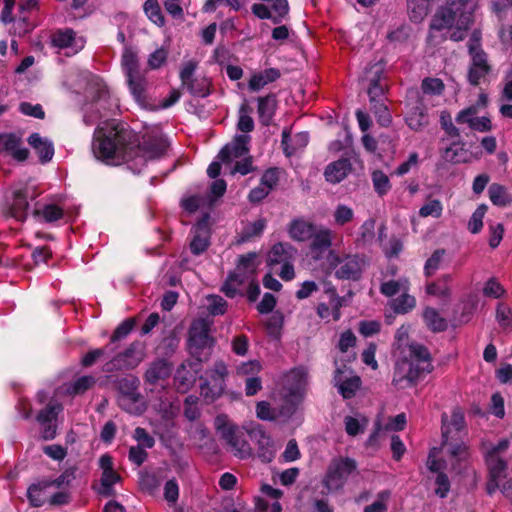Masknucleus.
Masks as SVG:
<instances>
[{"mask_svg":"<svg viewBox=\"0 0 512 512\" xmlns=\"http://www.w3.org/2000/svg\"><path fill=\"white\" fill-rule=\"evenodd\" d=\"M329 265L335 270V276L343 280H356L360 277L363 261L358 255H339L331 250L328 254Z\"/></svg>","mask_w":512,"mask_h":512,"instance_id":"nucleus-13","label":"nucleus"},{"mask_svg":"<svg viewBox=\"0 0 512 512\" xmlns=\"http://www.w3.org/2000/svg\"><path fill=\"white\" fill-rule=\"evenodd\" d=\"M38 194L35 184L30 181L14 184L5 200L7 214L18 221H24L28 215L29 200H34Z\"/></svg>","mask_w":512,"mask_h":512,"instance_id":"nucleus-8","label":"nucleus"},{"mask_svg":"<svg viewBox=\"0 0 512 512\" xmlns=\"http://www.w3.org/2000/svg\"><path fill=\"white\" fill-rule=\"evenodd\" d=\"M409 288V280L406 277H401L398 280L383 282L380 286V292L386 297H392L399 292H408Z\"/></svg>","mask_w":512,"mask_h":512,"instance_id":"nucleus-40","label":"nucleus"},{"mask_svg":"<svg viewBox=\"0 0 512 512\" xmlns=\"http://www.w3.org/2000/svg\"><path fill=\"white\" fill-rule=\"evenodd\" d=\"M432 368L428 350L420 344H412L409 346V358L396 363L393 383L405 388L412 385L421 375L431 372Z\"/></svg>","mask_w":512,"mask_h":512,"instance_id":"nucleus-4","label":"nucleus"},{"mask_svg":"<svg viewBox=\"0 0 512 512\" xmlns=\"http://www.w3.org/2000/svg\"><path fill=\"white\" fill-rule=\"evenodd\" d=\"M351 164L348 159H339L330 163L324 172L328 182L336 184L341 182L350 172Z\"/></svg>","mask_w":512,"mask_h":512,"instance_id":"nucleus-34","label":"nucleus"},{"mask_svg":"<svg viewBox=\"0 0 512 512\" xmlns=\"http://www.w3.org/2000/svg\"><path fill=\"white\" fill-rule=\"evenodd\" d=\"M144 11L147 17L156 25L162 26L164 24V17L157 0H147L144 4Z\"/></svg>","mask_w":512,"mask_h":512,"instance_id":"nucleus-54","label":"nucleus"},{"mask_svg":"<svg viewBox=\"0 0 512 512\" xmlns=\"http://www.w3.org/2000/svg\"><path fill=\"white\" fill-rule=\"evenodd\" d=\"M487 207L482 204L473 212L469 222L468 229L471 233L476 234L481 231L483 227V218L486 213Z\"/></svg>","mask_w":512,"mask_h":512,"instance_id":"nucleus-59","label":"nucleus"},{"mask_svg":"<svg viewBox=\"0 0 512 512\" xmlns=\"http://www.w3.org/2000/svg\"><path fill=\"white\" fill-rule=\"evenodd\" d=\"M333 237L334 232L331 229L316 226L313 236L309 239L311 240L310 250L314 258L319 259L331 247Z\"/></svg>","mask_w":512,"mask_h":512,"instance_id":"nucleus-23","label":"nucleus"},{"mask_svg":"<svg viewBox=\"0 0 512 512\" xmlns=\"http://www.w3.org/2000/svg\"><path fill=\"white\" fill-rule=\"evenodd\" d=\"M280 71L276 68H269L255 73L251 76L248 87L251 91H259L267 84L276 81L280 77Z\"/></svg>","mask_w":512,"mask_h":512,"instance_id":"nucleus-36","label":"nucleus"},{"mask_svg":"<svg viewBox=\"0 0 512 512\" xmlns=\"http://www.w3.org/2000/svg\"><path fill=\"white\" fill-rule=\"evenodd\" d=\"M214 427L225 442L226 450L238 459H247L252 455V447L244 432L227 415L220 414L214 420Z\"/></svg>","mask_w":512,"mask_h":512,"instance_id":"nucleus-5","label":"nucleus"},{"mask_svg":"<svg viewBox=\"0 0 512 512\" xmlns=\"http://www.w3.org/2000/svg\"><path fill=\"white\" fill-rule=\"evenodd\" d=\"M63 410L58 402H50L37 415V421L43 426L42 437L46 440L53 439L56 435V426L53 421L57 415Z\"/></svg>","mask_w":512,"mask_h":512,"instance_id":"nucleus-21","label":"nucleus"},{"mask_svg":"<svg viewBox=\"0 0 512 512\" xmlns=\"http://www.w3.org/2000/svg\"><path fill=\"white\" fill-rule=\"evenodd\" d=\"M406 424V416L405 414L401 413L397 416L390 418L388 422L384 425V428L382 426L378 425L376 428V431L370 436V441H374L376 437L381 433L382 430L385 431H401L404 429Z\"/></svg>","mask_w":512,"mask_h":512,"instance_id":"nucleus-47","label":"nucleus"},{"mask_svg":"<svg viewBox=\"0 0 512 512\" xmlns=\"http://www.w3.org/2000/svg\"><path fill=\"white\" fill-rule=\"evenodd\" d=\"M212 321L208 319H197L193 321L189 329V347L190 349H204L213 344V338L210 335Z\"/></svg>","mask_w":512,"mask_h":512,"instance_id":"nucleus-18","label":"nucleus"},{"mask_svg":"<svg viewBox=\"0 0 512 512\" xmlns=\"http://www.w3.org/2000/svg\"><path fill=\"white\" fill-rule=\"evenodd\" d=\"M211 200L201 195H190L182 199V207L189 213L195 212L198 208L209 204Z\"/></svg>","mask_w":512,"mask_h":512,"instance_id":"nucleus-58","label":"nucleus"},{"mask_svg":"<svg viewBox=\"0 0 512 512\" xmlns=\"http://www.w3.org/2000/svg\"><path fill=\"white\" fill-rule=\"evenodd\" d=\"M135 326V320L133 318H128L123 321L113 332L110 343L111 347H115L114 343L126 338L130 332L133 330Z\"/></svg>","mask_w":512,"mask_h":512,"instance_id":"nucleus-53","label":"nucleus"},{"mask_svg":"<svg viewBox=\"0 0 512 512\" xmlns=\"http://www.w3.org/2000/svg\"><path fill=\"white\" fill-rule=\"evenodd\" d=\"M121 65L125 77L131 76L132 74L142 72L139 68V62L136 52L131 48H126L122 55Z\"/></svg>","mask_w":512,"mask_h":512,"instance_id":"nucleus-44","label":"nucleus"},{"mask_svg":"<svg viewBox=\"0 0 512 512\" xmlns=\"http://www.w3.org/2000/svg\"><path fill=\"white\" fill-rule=\"evenodd\" d=\"M137 385L138 380L132 379L127 390H124L122 386L118 404L130 414L141 415L146 410V405L141 395L136 391Z\"/></svg>","mask_w":512,"mask_h":512,"instance_id":"nucleus-16","label":"nucleus"},{"mask_svg":"<svg viewBox=\"0 0 512 512\" xmlns=\"http://www.w3.org/2000/svg\"><path fill=\"white\" fill-rule=\"evenodd\" d=\"M416 306V299L414 296L403 292L398 298L391 300L390 307L397 314H406L413 310Z\"/></svg>","mask_w":512,"mask_h":512,"instance_id":"nucleus-43","label":"nucleus"},{"mask_svg":"<svg viewBox=\"0 0 512 512\" xmlns=\"http://www.w3.org/2000/svg\"><path fill=\"white\" fill-rule=\"evenodd\" d=\"M249 113V107L242 105L239 111L238 129L245 133L251 132L254 129V122Z\"/></svg>","mask_w":512,"mask_h":512,"instance_id":"nucleus-62","label":"nucleus"},{"mask_svg":"<svg viewBox=\"0 0 512 512\" xmlns=\"http://www.w3.org/2000/svg\"><path fill=\"white\" fill-rule=\"evenodd\" d=\"M249 137L247 135H237L234 140L227 144L219 153L218 157L222 162H232L236 159L245 157L248 154Z\"/></svg>","mask_w":512,"mask_h":512,"instance_id":"nucleus-24","label":"nucleus"},{"mask_svg":"<svg viewBox=\"0 0 512 512\" xmlns=\"http://www.w3.org/2000/svg\"><path fill=\"white\" fill-rule=\"evenodd\" d=\"M99 467L102 470L99 493L110 496L113 493V486L121 480V477L115 471L112 457L108 454L100 457Z\"/></svg>","mask_w":512,"mask_h":512,"instance_id":"nucleus-19","label":"nucleus"},{"mask_svg":"<svg viewBox=\"0 0 512 512\" xmlns=\"http://www.w3.org/2000/svg\"><path fill=\"white\" fill-rule=\"evenodd\" d=\"M488 194L490 201L497 206H506L512 202V195L508 193L507 189L498 183H493L489 186Z\"/></svg>","mask_w":512,"mask_h":512,"instance_id":"nucleus-42","label":"nucleus"},{"mask_svg":"<svg viewBox=\"0 0 512 512\" xmlns=\"http://www.w3.org/2000/svg\"><path fill=\"white\" fill-rule=\"evenodd\" d=\"M357 462L350 457L337 456L330 460L323 478L322 486L329 493L341 492L348 480L357 474Z\"/></svg>","mask_w":512,"mask_h":512,"instance_id":"nucleus-7","label":"nucleus"},{"mask_svg":"<svg viewBox=\"0 0 512 512\" xmlns=\"http://www.w3.org/2000/svg\"><path fill=\"white\" fill-rule=\"evenodd\" d=\"M508 447L509 441L502 439L486 453V463L490 475L487 484L489 494L496 489H500L504 495H509L512 492V481L506 478V463L500 458V453L506 451Z\"/></svg>","mask_w":512,"mask_h":512,"instance_id":"nucleus-6","label":"nucleus"},{"mask_svg":"<svg viewBox=\"0 0 512 512\" xmlns=\"http://www.w3.org/2000/svg\"><path fill=\"white\" fill-rule=\"evenodd\" d=\"M307 383V371L303 367L292 369L285 375V386L291 395L300 394Z\"/></svg>","mask_w":512,"mask_h":512,"instance_id":"nucleus-30","label":"nucleus"},{"mask_svg":"<svg viewBox=\"0 0 512 512\" xmlns=\"http://www.w3.org/2000/svg\"><path fill=\"white\" fill-rule=\"evenodd\" d=\"M452 276L444 274L435 281L427 283L425 291L428 295L438 298L446 304L452 297Z\"/></svg>","mask_w":512,"mask_h":512,"instance_id":"nucleus-25","label":"nucleus"},{"mask_svg":"<svg viewBox=\"0 0 512 512\" xmlns=\"http://www.w3.org/2000/svg\"><path fill=\"white\" fill-rule=\"evenodd\" d=\"M146 347L141 341H133L123 351L115 354L110 361L105 363V372L129 370L136 368L146 357Z\"/></svg>","mask_w":512,"mask_h":512,"instance_id":"nucleus-10","label":"nucleus"},{"mask_svg":"<svg viewBox=\"0 0 512 512\" xmlns=\"http://www.w3.org/2000/svg\"><path fill=\"white\" fill-rule=\"evenodd\" d=\"M52 42L54 46L61 49H66L67 54H76L85 45V39L77 36L71 29L59 30L54 33Z\"/></svg>","mask_w":512,"mask_h":512,"instance_id":"nucleus-22","label":"nucleus"},{"mask_svg":"<svg viewBox=\"0 0 512 512\" xmlns=\"http://www.w3.org/2000/svg\"><path fill=\"white\" fill-rule=\"evenodd\" d=\"M209 216L205 215L192 229L193 238L190 243L191 251L195 255L204 252L209 244Z\"/></svg>","mask_w":512,"mask_h":512,"instance_id":"nucleus-26","label":"nucleus"},{"mask_svg":"<svg viewBox=\"0 0 512 512\" xmlns=\"http://www.w3.org/2000/svg\"><path fill=\"white\" fill-rule=\"evenodd\" d=\"M259 265L258 255L255 252L247 253L239 257L237 267L222 287L226 296L233 298L239 291L240 286L252 279Z\"/></svg>","mask_w":512,"mask_h":512,"instance_id":"nucleus-9","label":"nucleus"},{"mask_svg":"<svg viewBox=\"0 0 512 512\" xmlns=\"http://www.w3.org/2000/svg\"><path fill=\"white\" fill-rule=\"evenodd\" d=\"M276 109V98L274 95H267L258 99V113L262 124L268 125Z\"/></svg>","mask_w":512,"mask_h":512,"instance_id":"nucleus-39","label":"nucleus"},{"mask_svg":"<svg viewBox=\"0 0 512 512\" xmlns=\"http://www.w3.org/2000/svg\"><path fill=\"white\" fill-rule=\"evenodd\" d=\"M0 152H6L18 161H24L28 157V150L22 146L21 139L15 134L0 136Z\"/></svg>","mask_w":512,"mask_h":512,"instance_id":"nucleus-27","label":"nucleus"},{"mask_svg":"<svg viewBox=\"0 0 512 512\" xmlns=\"http://www.w3.org/2000/svg\"><path fill=\"white\" fill-rule=\"evenodd\" d=\"M465 426L464 415L461 410L454 409L450 418L442 415V446L443 456L448 457L451 470L456 473L467 471L470 467L471 453L468 445L457 438Z\"/></svg>","mask_w":512,"mask_h":512,"instance_id":"nucleus-3","label":"nucleus"},{"mask_svg":"<svg viewBox=\"0 0 512 512\" xmlns=\"http://www.w3.org/2000/svg\"><path fill=\"white\" fill-rule=\"evenodd\" d=\"M372 181L376 192L383 195L390 189V182L388 176L382 171H374L372 174Z\"/></svg>","mask_w":512,"mask_h":512,"instance_id":"nucleus-63","label":"nucleus"},{"mask_svg":"<svg viewBox=\"0 0 512 512\" xmlns=\"http://www.w3.org/2000/svg\"><path fill=\"white\" fill-rule=\"evenodd\" d=\"M333 219L336 225L344 226L354 219V211L345 204H338L333 212Z\"/></svg>","mask_w":512,"mask_h":512,"instance_id":"nucleus-51","label":"nucleus"},{"mask_svg":"<svg viewBox=\"0 0 512 512\" xmlns=\"http://www.w3.org/2000/svg\"><path fill=\"white\" fill-rule=\"evenodd\" d=\"M445 250L438 249L428 258L424 266V272L426 276L433 275L440 267L444 260Z\"/></svg>","mask_w":512,"mask_h":512,"instance_id":"nucleus-55","label":"nucleus"},{"mask_svg":"<svg viewBox=\"0 0 512 512\" xmlns=\"http://www.w3.org/2000/svg\"><path fill=\"white\" fill-rule=\"evenodd\" d=\"M442 158L450 163H464L468 161V153L462 146L452 144L443 151Z\"/></svg>","mask_w":512,"mask_h":512,"instance_id":"nucleus-46","label":"nucleus"},{"mask_svg":"<svg viewBox=\"0 0 512 512\" xmlns=\"http://www.w3.org/2000/svg\"><path fill=\"white\" fill-rule=\"evenodd\" d=\"M171 369L164 360H157L150 364L145 372V381L151 385L157 384L160 380L167 378Z\"/></svg>","mask_w":512,"mask_h":512,"instance_id":"nucleus-38","label":"nucleus"},{"mask_svg":"<svg viewBox=\"0 0 512 512\" xmlns=\"http://www.w3.org/2000/svg\"><path fill=\"white\" fill-rule=\"evenodd\" d=\"M469 55L471 63L468 72V80L472 85H478L490 72L487 54L476 45L470 47Z\"/></svg>","mask_w":512,"mask_h":512,"instance_id":"nucleus-14","label":"nucleus"},{"mask_svg":"<svg viewBox=\"0 0 512 512\" xmlns=\"http://www.w3.org/2000/svg\"><path fill=\"white\" fill-rule=\"evenodd\" d=\"M126 81L130 90V93L134 99L141 105L144 106L147 98L148 81L146 78V72H140L132 74L126 77Z\"/></svg>","mask_w":512,"mask_h":512,"instance_id":"nucleus-28","label":"nucleus"},{"mask_svg":"<svg viewBox=\"0 0 512 512\" xmlns=\"http://www.w3.org/2000/svg\"><path fill=\"white\" fill-rule=\"evenodd\" d=\"M205 301V307L210 315L217 316L226 312L227 302L221 296L208 295Z\"/></svg>","mask_w":512,"mask_h":512,"instance_id":"nucleus-48","label":"nucleus"},{"mask_svg":"<svg viewBox=\"0 0 512 512\" xmlns=\"http://www.w3.org/2000/svg\"><path fill=\"white\" fill-rule=\"evenodd\" d=\"M29 145L36 151L41 162H48L54 155V147L50 140L33 133L28 138Z\"/></svg>","mask_w":512,"mask_h":512,"instance_id":"nucleus-32","label":"nucleus"},{"mask_svg":"<svg viewBox=\"0 0 512 512\" xmlns=\"http://www.w3.org/2000/svg\"><path fill=\"white\" fill-rule=\"evenodd\" d=\"M190 438L197 444L200 448L206 446L210 441L209 432L204 425L201 423H197L191 426L189 431Z\"/></svg>","mask_w":512,"mask_h":512,"instance_id":"nucleus-52","label":"nucleus"},{"mask_svg":"<svg viewBox=\"0 0 512 512\" xmlns=\"http://www.w3.org/2000/svg\"><path fill=\"white\" fill-rule=\"evenodd\" d=\"M206 374L214 381V386L218 389L217 393H220L223 379L227 374L226 365L223 362H217L211 370L206 371Z\"/></svg>","mask_w":512,"mask_h":512,"instance_id":"nucleus-57","label":"nucleus"},{"mask_svg":"<svg viewBox=\"0 0 512 512\" xmlns=\"http://www.w3.org/2000/svg\"><path fill=\"white\" fill-rule=\"evenodd\" d=\"M296 250L289 244L278 243L275 244L268 254V264L277 265L287 263V261H294L296 257Z\"/></svg>","mask_w":512,"mask_h":512,"instance_id":"nucleus-33","label":"nucleus"},{"mask_svg":"<svg viewBox=\"0 0 512 512\" xmlns=\"http://www.w3.org/2000/svg\"><path fill=\"white\" fill-rule=\"evenodd\" d=\"M95 384V378L92 376H82L71 383L66 392L70 395L82 394Z\"/></svg>","mask_w":512,"mask_h":512,"instance_id":"nucleus-50","label":"nucleus"},{"mask_svg":"<svg viewBox=\"0 0 512 512\" xmlns=\"http://www.w3.org/2000/svg\"><path fill=\"white\" fill-rule=\"evenodd\" d=\"M309 142V135L307 132H300L292 138L288 131L284 130L282 133V146L286 156L294 155L298 150L303 149Z\"/></svg>","mask_w":512,"mask_h":512,"instance_id":"nucleus-31","label":"nucleus"},{"mask_svg":"<svg viewBox=\"0 0 512 512\" xmlns=\"http://www.w3.org/2000/svg\"><path fill=\"white\" fill-rule=\"evenodd\" d=\"M408 10L410 18L419 22L427 15V3L425 0H408Z\"/></svg>","mask_w":512,"mask_h":512,"instance_id":"nucleus-56","label":"nucleus"},{"mask_svg":"<svg viewBox=\"0 0 512 512\" xmlns=\"http://www.w3.org/2000/svg\"><path fill=\"white\" fill-rule=\"evenodd\" d=\"M316 226L303 219H297L291 222L289 226V235L292 239L304 242L313 236Z\"/></svg>","mask_w":512,"mask_h":512,"instance_id":"nucleus-37","label":"nucleus"},{"mask_svg":"<svg viewBox=\"0 0 512 512\" xmlns=\"http://www.w3.org/2000/svg\"><path fill=\"white\" fill-rule=\"evenodd\" d=\"M249 436L256 445L258 457L263 462H271L277 451V446L271 436L261 426L253 427L249 431Z\"/></svg>","mask_w":512,"mask_h":512,"instance_id":"nucleus-17","label":"nucleus"},{"mask_svg":"<svg viewBox=\"0 0 512 512\" xmlns=\"http://www.w3.org/2000/svg\"><path fill=\"white\" fill-rule=\"evenodd\" d=\"M334 383L338 387L339 393L348 399L355 395L360 387L361 380L358 376L352 375L351 371L344 366L343 369L338 368L336 370Z\"/></svg>","mask_w":512,"mask_h":512,"instance_id":"nucleus-20","label":"nucleus"},{"mask_svg":"<svg viewBox=\"0 0 512 512\" xmlns=\"http://www.w3.org/2000/svg\"><path fill=\"white\" fill-rule=\"evenodd\" d=\"M427 11L429 10V1ZM476 4L473 0H447L446 5L441 7L433 16L430 23L431 33L433 31L449 30L450 39L461 41L474 21L473 13Z\"/></svg>","mask_w":512,"mask_h":512,"instance_id":"nucleus-2","label":"nucleus"},{"mask_svg":"<svg viewBox=\"0 0 512 512\" xmlns=\"http://www.w3.org/2000/svg\"><path fill=\"white\" fill-rule=\"evenodd\" d=\"M198 61L190 59L182 63L179 77L183 88L194 97H207L210 94V80L205 76L195 77Z\"/></svg>","mask_w":512,"mask_h":512,"instance_id":"nucleus-11","label":"nucleus"},{"mask_svg":"<svg viewBox=\"0 0 512 512\" xmlns=\"http://www.w3.org/2000/svg\"><path fill=\"white\" fill-rule=\"evenodd\" d=\"M344 423L347 434L350 436H355L364 431L367 426V419L364 416H346Z\"/></svg>","mask_w":512,"mask_h":512,"instance_id":"nucleus-49","label":"nucleus"},{"mask_svg":"<svg viewBox=\"0 0 512 512\" xmlns=\"http://www.w3.org/2000/svg\"><path fill=\"white\" fill-rule=\"evenodd\" d=\"M389 499L390 493L388 491H383L379 493L376 500L365 507L364 512H383L387 510L389 508Z\"/></svg>","mask_w":512,"mask_h":512,"instance_id":"nucleus-61","label":"nucleus"},{"mask_svg":"<svg viewBox=\"0 0 512 512\" xmlns=\"http://www.w3.org/2000/svg\"><path fill=\"white\" fill-rule=\"evenodd\" d=\"M422 318L426 327L432 332H442L447 329L446 319L434 307H425L422 312Z\"/></svg>","mask_w":512,"mask_h":512,"instance_id":"nucleus-35","label":"nucleus"},{"mask_svg":"<svg viewBox=\"0 0 512 512\" xmlns=\"http://www.w3.org/2000/svg\"><path fill=\"white\" fill-rule=\"evenodd\" d=\"M443 211V206L441 202L437 199L431 200L425 205H423L419 210V215L421 217H435L438 218L441 216Z\"/></svg>","mask_w":512,"mask_h":512,"instance_id":"nucleus-64","label":"nucleus"},{"mask_svg":"<svg viewBox=\"0 0 512 512\" xmlns=\"http://www.w3.org/2000/svg\"><path fill=\"white\" fill-rule=\"evenodd\" d=\"M439 449L433 448L431 449L428 459H427V467L431 472H437L438 475L435 479V493L441 498H444L447 493L450 490V482L445 473H443L444 470H448L451 473H454L456 475H463V474H469L472 471L471 466L467 471H464L462 473H456L455 471L451 470L450 462L448 457L444 456V459L439 458Z\"/></svg>","mask_w":512,"mask_h":512,"instance_id":"nucleus-12","label":"nucleus"},{"mask_svg":"<svg viewBox=\"0 0 512 512\" xmlns=\"http://www.w3.org/2000/svg\"><path fill=\"white\" fill-rule=\"evenodd\" d=\"M136 142L135 134L124 124L106 121L95 129L92 151L97 159L110 165L134 162L139 166L161 158L169 146L159 128L145 133L140 144L136 145Z\"/></svg>","mask_w":512,"mask_h":512,"instance_id":"nucleus-1","label":"nucleus"},{"mask_svg":"<svg viewBox=\"0 0 512 512\" xmlns=\"http://www.w3.org/2000/svg\"><path fill=\"white\" fill-rule=\"evenodd\" d=\"M168 50L164 47L157 48L148 56L147 64L152 70L161 68L167 61Z\"/></svg>","mask_w":512,"mask_h":512,"instance_id":"nucleus-60","label":"nucleus"},{"mask_svg":"<svg viewBox=\"0 0 512 512\" xmlns=\"http://www.w3.org/2000/svg\"><path fill=\"white\" fill-rule=\"evenodd\" d=\"M265 227L266 221L262 218L257 219L254 222L247 223L240 233L239 241L246 242L255 237H259L263 233Z\"/></svg>","mask_w":512,"mask_h":512,"instance_id":"nucleus-45","label":"nucleus"},{"mask_svg":"<svg viewBox=\"0 0 512 512\" xmlns=\"http://www.w3.org/2000/svg\"><path fill=\"white\" fill-rule=\"evenodd\" d=\"M405 121L410 129L420 131L429 123V115L425 105V98L417 96L407 103Z\"/></svg>","mask_w":512,"mask_h":512,"instance_id":"nucleus-15","label":"nucleus"},{"mask_svg":"<svg viewBox=\"0 0 512 512\" xmlns=\"http://www.w3.org/2000/svg\"><path fill=\"white\" fill-rule=\"evenodd\" d=\"M54 485L53 482L43 481L32 484L27 491L28 499L33 507H41L49 502L50 489Z\"/></svg>","mask_w":512,"mask_h":512,"instance_id":"nucleus-29","label":"nucleus"},{"mask_svg":"<svg viewBox=\"0 0 512 512\" xmlns=\"http://www.w3.org/2000/svg\"><path fill=\"white\" fill-rule=\"evenodd\" d=\"M33 216L39 221L53 222L62 218L63 210L54 204H47L43 207L35 208Z\"/></svg>","mask_w":512,"mask_h":512,"instance_id":"nucleus-41","label":"nucleus"}]
</instances>
